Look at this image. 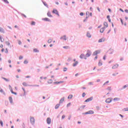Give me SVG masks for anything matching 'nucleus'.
I'll return each instance as SVG.
<instances>
[{
  "instance_id": "f257e3e1",
  "label": "nucleus",
  "mask_w": 128,
  "mask_h": 128,
  "mask_svg": "<svg viewBox=\"0 0 128 128\" xmlns=\"http://www.w3.org/2000/svg\"><path fill=\"white\" fill-rule=\"evenodd\" d=\"M94 114V110H89L88 112L83 113V114Z\"/></svg>"
},
{
  "instance_id": "f03ea898",
  "label": "nucleus",
  "mask_w": 128,
  "mask_h": 128,
  "mask_svg": "<svg viewBox=\"0 0 128 128\" xmlns=\"http://www.w3.org/2000/svg\"><path fill=\"white\" fill-rule=\"evenodd\" d=\"M52 12V14H56L57 16H60V14H58V10H56V9H53Z\"/></svg>"
},
{
  "instance_id": "7ed1b4c3",
  "label": "nucleus",
  "mask_w": 128,
  "mask_h": 128,
  "mask_svg": "<svg viewBox=\"0 0 128 128\" xmlns=\"http://www.w3.org/2000/svg\"><path fill=\"white\" fill-rule=\"evenodd\" d=\"M30 122L32 124H34V118L30 116Z\"/></svg>"
},
{
  "instance_id": "20e7f679",
  "label": "nucleus",
  "mask_w": 128,
  "mask_h": 128,
  "mask_svg": "<svg viewBox=\"0 0 128 128\" xmlns=\"http://www.w3.org/2000/svg\"><path fill=\"white\" fill-rule=\"evenodd\" d=\"M92 54V52H90V50H88L87 51V54H86V56L88 57V56H90Z\"/></svg>"
},
{
  "instance_id": "39448f33",
  "label": "nucleus",
  "mask_w": 128,
  "mask_h": 128,
  "mask_svg": "<svg viewBox=\"0 0 128 128\" xmlns=\"http://www.w3.org/2000/svg\"><path fill=\"white\" fill-rule=\"evenodd\" d=\"M100 54V50H98L95 51L94 52L93 54L94 56H96L97 54Z\"/></svg>"
},
{
  "instance_id": "423d86ee",
  "label": "nucleus",
  "mask_w": 128,
  "mask_h": 128,
  "mask_svg": "<svg viewBox=\"0 0 128 128\" xmlns=\"http://www.w3.org/2000/svg\"><path fill=\"white\" fill-rule=\"evenodd\" d=\"M112 98H108L106 100V104H110V102H112Z\"/></svg>"
},
{
  "instance_id": "0eeeda50",
  "label": "nucleus",
  "mask_w": 128,
  "mask_h": 128,
  "mask_svg": "<svg viewBox=\"0 0 128 128\" xmlns=\"http://www.w3.org/2000/svg\"><path fill=\"white\" fill-rule=\"evenodd\" d=\"M46 122L48 124H50L52 123V120L50 119V118H48L46 120Z\"/></svg>"
},
{
  "instance_id": "6e6552de",
  "label": "nucleus",
  "mask_w": 128,
  "mask_h": 128,
  "mask_svg": "<svg viewBox=\"0 0 128 128\" xmlns=\"http://www.w3.org/2000/svg\"><path fill=\"white\" fill-rule=\"evenodd\" d=\"M104 40H106V38H100L98 40V42H104Z\"/></svg>"
},
{
  "instance_id": "1a4fd4ad",
  "label": "nucleus",
  "mask_w": 128,
  "mask_h": 128,
  "mask_svg": "<svg viewBox=\"0 0 128 128\" xmlns=\"http://www.w3.org/2000/svg\"><path fill=\"white\" fill-rule=\"evenodd\" d=\"M74 62H75L73 64V66H76L78 64V61H76V59L74 60Z\"/></svg>"
},
{
  "instance_id": "9d476101",
  "label": "nucleus",
  "mask_w": 128,
  "mask_h": 128,
  "mask_svg": "<svg viewBox=\"0 0 128 128\" xmlns=\"http://www.w3.org/2000/svg\"><path fill=\"white\" fill-rule=\"evenodd\" d=\"M118 68V64H115L112 66V68L116 69Z\"/></svg>"
},
{
  "instance_id": "9b49d317",
  "label": "nucleus",
  "mask_w": 128,
  "mask_h": 128,
  "mask_svg": "<svg viewBox=\"0 0 128 128\" xmlns=\"http://www.w3.org/2000/svg\"><path fill=\"white\" fill-rule=\"evenodd\" d=\"M92 97H91V98H88L87 100H85V102H90V101H92Z\"/></svg>"
},
{
  "instance_id": "f8f14e48",
  "label": "nucleus",
  "mask_w": 128,
  "mask_h": 128,
  "mask_svg": "<svg viewBox=\"0 0 128 128\" xmlns=\"http://www.w3.org/2000/svg\"><path fill=\"white\" fill-rule=\"evenodd\" d=\"M64 82V81H60V82H54V84H62Z\"/></svg>"
},
{
  "instance_id": "ddd939ff",
  "label": "nucleus",
  "mask_w": 128,
  "mask_h": 128,
  "mask_svg": "<svg viewBox=\"0 0 128 128\" xmlns=\"http://www.w3.org/2000/svg\"><path fill=\"white\" fill-rule=\"evenodd\" d=\"M64 102V97L62 98L60 100V102H59V104H62V102Z\"/></svg>"
},
{
  "instance_id": "4468645a",
  "label": "nucleus",
  "mask_w": 128,
  "mask_h": 128,
  "mask_svg": "<svg viewBox=\"0 0 128 128\" xmlns=\"http://www.w3.org/2000/svg\"><path fill=\"white\" fill-rule=\"evenodd\" d=\"M120 22H122V25L124 24V26H126V22H125L124 23V21L122 20V19L120 18Z\"/></svg>"
},
{
  "instance_id": "2eb2a0df",
  "label": "nucleus",
  "mask_w": 128,
  "mask_h": 128,
  "mask_svg": "<svg viewBox=\"0 0 128 128\" xmlns=\"http://www.w3.org/2000/svg\"><path fill=\"white\" fill-rule=\"evenodd\" d=\"M42 20H44V22H50V20L48 18H44L42 19Z\"/></svg>"
},
{
  "instance_id": "dca6fc26",
  "label": "nucleus",
  "mask_w": 128,
  "mask_h": 128,
  "mask_svg": "<svg viewBox=\"0 0 128 128\" xmlns=\"http://www.w3.org/2000/svg\"><path fill=\"white\" fill-rule=\"evenodd\" d=\"M60 40H66V36H64L60 38Z\"/></svg>"
},
{
  "instance_id": "f3484780",
  "label": "nucleus",
  "mask_w": 128,
  "mask_h": 128,
  "mask_svg": "<svg viewBox=\"0 0 128 128\" xmlns=\"http://www.w3.org/2000/svg\"><path fill=\"white\" fill-rule=\"evenodd\" d=\"M60 106V104H56L55 106V109L58 110V108Z\"/></svg>"
},
{
  "instance_id": "a211bd4d",
  "label": "nucleus",
  "mask_w": 128,
  "mask_h": 128,
  "mask_svg": "<svg viewBox=\"0 0 128 128\" xmlns=\"http://www.w3.org/2000/svg\"><path fill=\"white\" fill-rule=\"evenodd\" d=\"M106 29L105 28H102L100 29V32H104V30Z\"/></svg>"
},
{
  "instance_id": "6ab92c4d",
  "label": "nucleus",
  "mask_w": 128,
  "mask_h": 128,
  "mask_svg": "<svg viewBox=\"0 0 128 128\" xmlns=\"http://www.w3.org/2000/svg\"><path fill=\"white\" fill-rule=\"evenodd\" d=\"M0 40L2 42H4V39L2 38V36H0Z\"/></svg>"
},
{
  "instance_id": "aec40b11",
  "label": "nucleus",
  "mask_w": 128,
  "mask_h": 128,
  "mask_svg": "<svg viewBox=\"0 0 128 128\" xmlns=\"http://www.w3.org/2000/svg\"><path fill=\"white\" fill-rule=\"evenodd\" d=\"M0 92H2V94H6V93L4 91V90L0 88Z\"/></svg>"
},
{
  "instance_id": "412c9836",
  "label": "nucleus",
  "mask_w": 128,
  "mask_h": 128,
  "mask_svg": "<svg viewBox=\"0 0 128 128\" xmlns=\"http://www.w3.org/2000/svg\"><path fill=\"white\" fill-rule=\"evenodd\" d=\"M104 24L106 28H108V22H104Z\"/></svg>"
},
{
  "instance_id": "4be33fe9",
  "label": "nucleus",
  "mask_w": 128,
  "mask_h": 128,
  "mask_svg": "<svg viewBox=\"0 0 128 128\" xmlns=\"http://www.w3.org/2000/svg\"><path fill=\"white\" fill-rule=\"evenodd\" d=\"M47 14H48V16H49V18H52V14H50V12H48Z\"/></svg>"
},
{
  "instance_id": "5701e85b",
  "label": "nucleus",
  "mask_w": 128,
  "mask_h": 128,
  "mask_svg": "<svg viewBox=\"0 0 128 128\" xmlns=\"http://www.w3.org/2000/svg\"><path fill=\"white\" fill-rule=\"evenodd\" d=\"M9 100H10V104H12V98L9 97Z\"/></svg>"
},
{
  "instance_id": "b1692460",
  "label": "nucleus",
  "mask_w": 128,
  "mask_h": 128,
  "mask_svg": "<svg viewBox=\"0 0 128 128\" xmlns=\"http://www.w3.org/2000/svg\"><path fill=\"white\" fill-rule=\"evenodd\" d=\"M33 50L34 52H40L37 48H34Z\"/></svg>"
},
{
  "instance_id": "393cba45",
  "label": "nucleus",
  "mask_w": 128,
  "mask_h": 128,
  "mask_svg": "<svg viewBox=\"0 0 128 128\" xmlns=\"http://www.w3.org/2000/svg\"><path fill=\"white\" fill-rule=\"evenodd\" d=\"M0 32H4V30L2 28H0Z\"/></svg>"
},
{
  "instance_id": "a878e982",
  "label": "nucleus",
  "mask_w": 128,
  "mask_h": 128,
  "mask_svg": "<svg viewBox=\"0 0 128 128\" xmlns=\"http://www.w3.org/2000/svg\"><path fill=\"white\" fill-rule=\"evenodd\" d=\"M22 84L24 86H28V83H26V82H24L22 83Z\"/></svg>"
},
{
  "instance_id": "bb28decb",
  "label": "nucleus",
  "mask_w": 128,
  "mask_h": 128,
  "mask_svg": "<svg viewBox=\"0 0 128 128\" xmlns=\"http://www.w3.org/2000/svg\"><path fill=\"white\" fill-rule=\"evenodd\" d=\"M99 66H102V62L101 60H100L98 64Z\"/></svg>"
},
{
  "instance_id": "cd10ccee",
  "label": "nucleus",
  "mask_w": 128,
  "mask_h": 128,
  "mask_svg": "<svg viewBox=\"0 0 128 128\" xmlns=\"http://www.w3.org/2000/svg\"><path fill=\"white\" fill-rule=\"evenodd\" d=\"M68 99H72V94H70V95H69V96H68Z\"/></svg>"
},
{
  "instance_id": "c85d7f7f",
  "label": "nucleus",
  "mask_w": 128,
  "mask_h": 128,
  "mask_svg": "<svg viewBox=\"0 0 128 128\" xmlns=\"http://www.w3.org/2000/svg\"><path fill=\"white\" fill-rule=\"evenodd\" d=\"M43 4L44 6H46V8H48V4H46V2H44Z\"/></svg>"
},
{
  "instance_id": "c756f323",
  "label": "nucleus",
  "mask_w": 128,
  "mask_h": 128,
  "mask_svg": "<svg viewBox=\"0 0 128 128\" xmlns=\"http://www.w3.org/2000/svg\"><path fill=\"white\" fill-rule=\"evenodd\" d=\"M36 25V22L34 21H32L31 22V26H35Z\"/></svg>"
},
{
  "instance_id": "7c9ffc66",
  "label": "nucleus",
  "mask_w": 128,
  "mask_h": 128,
  "mask_svg": "<svg viewBox=\"0 0 128 128\" xmlns=\"http://www.w3.org/2000/svg\"><path fill=\"white\" fill-rule=\"evenodd\" d=\"M87 36L88 38H91L92 35H90V34L89 32L87 33Z\"/></svg>"
},
{
  "instance_id": "2f4dec72",
  "label": "nucleus",
  "mask_w": 128,
  "mask_h": 128,
  "mask_svg": "<svg viewBox=\"0 0 128 128\" xmlns=\"http://www.w3.org/2000/svg\"><path fill=\"white\" fill-rule=\"evenodd\" d=\"M48 84H52V80H48Z\"/></svg>"
},
{
  "instance_id": "473e14b6",
  "label": "nucleus",
  "mask_w": 128,
  "mask_h": 128,
  "mask_svg": "<svg viewBox=\"0 0 128 128\" xmlns=\"http://www.w3.org/2000/svg\"><path fill=\"white\" fill-rule=\"evenodd\" d=\"M106 58H108V56H106V55H104V56L103 57V60H106Z\"/></svg>"
},
{
  "instance_id": "72a5a7b5",
  "label": "nucleus",
  "mask_w": 128,
  "mask_h": 128,
  "mask_svg": "<svg viewBox=\"0 0 128 128\" xmlns=\"http://www.w3.org/2000/svg\"><path fill=\"white\" fill-rule=\"evenodd\" d=\"M52 42V39H50L48 40V44H50Z\"/></svg>"
},
{
  "instance_id": "f704fd0d",
  "label": "nucleus",
  "mask_w": 128,
  "mask_h": 128,
  "mask_svg": "<svg viewBox=\"0 0 128 128\" xmlns=\"http://www.w3.org/2000/svg\"><path fill=\"white\" fill-rule=\"evenodd\" d=\"M118 74V72H115V73H114L113 74H112V76H116L117 74Z\"/></svg>"
},
{
  "instance_id": "c9c22d12",
  "label": "nucleus",
  "mask_w": 128,
  "mask_h": 128,
  "mask_svg": "<svg viewBox=\"0 0 128 128\" xmlns=\"http://www.w3.org/2000/svg\"><path fill=\"white\" fill-rule=\"evenodd\" d=\"M84 54H82L80 56V58H84Z\"/></svg>"
},
{
  "instance_id": "e433bc0d",
  "label": "nucleus",
  "mask_w": 128,
  "mask_h": 128,
  "mask_svg": "<svg viewBox=\"0 0 128 128\" xmlns=\"http://www.w3.org/2000/svg\"><path fill=\"white\" fill-rule=\"evenodd\" d=\"M64 48H66V50H68V48H70V46H64L63 47Z\"/></svg>"
},
{
  "instance_id": "4c0bfd02",
  "label": "nucleus",
  "mask_w": 128,
  "mask_h": 128,
  "mask_svg": "<svg viewBox=\"0 0 128 128\" xmlns=\"http://www.w3.org/2000/svg\"><path fill=\"white\" fill-rule=\"evenodd\" d=\"M6 44L7 46H10V42L8 41L6 42Z\"/></svg>"
},
{
  "instance_id": "58836bf2",
  "label": "nucleus",
  "mask_w": 128,
  "mask_h": 128,
  "mask_svg": "<svg viewBox=\"0 0 128 128\" xmlns=\"http://www.w3.org/2000/svg\"><path fill=\"white\" fill-rule=\"evenodd\" d=\"M11 92H12V94H14L16 95V92H14V91H12V89L11 90Z\"/></svg>"
},
{
  "instance_id": "ea45409f",
  "label": "nucleus",
  "mask_w": 128,
  "mask_h": 128,
  "mask_svg": "<svg viewBox=\"0 0 128 128\" xmlns=\"http://www.w3.org/2000/svg\"><path fill=\"white\" fill-rule=\"evenodd\" d=\"M114 100H120V98H116L114 99Z\"/></svg>"
},
{
  "instance_id": "a19ab883",
  "label": "nucleus",
  "mask_w": 128,
  "mask_h": 128,
  "mask_svg": "<svg viewBox=\"0 0 128 128\" xmlns=\"http://www.w3.org/2000/svg\"><path fill=\"white\" fill-rule=\"evenodd\" d=\"M107 90L110 92V90H112V87H108Z\"/></svg>"
},
{
  "instance_id": "79ce46f5",
  "label": "nucleus",
  "mask_w": 128,
  "mask_h": 128,
  "mask_svg": "<svg viewBox=\"0 0 128 128\" xmlns=\"http://www.w3.org/2000/svg\"><path fill=\"white\" fill-rule=\"evenodd\" d=\"M3 80H6V82H8V79L6 78H2Z\"/></svg>"
},
{
  "instance_id": "37998d69",
  "label": "nucleus",
  "mask_w": 128,
  "mask_h": 128,
  "mask_svg": "<svg viewBox=\"0 0 128 128\" xmlns=\"http://www.w3.org/2000/svg\"><path fill=\"white\" fill-rule=\"evenodd\" d=\"M0 124L1 126H4V123L2 122V120L0 121Z\"/></svg>"
},
{
  "instance_id": "c03bdc74",
  "label": "nucleus",
  "mask_w": 128,
  "mask_h": 128,
  "mask_svg": "<svg viewBox=\"0 0 128 128\" xmlns=\"http://www.w3.org/2000/svg\"><path fill=\"white\" fill-rule=\"evenodd\" d=\"M108 82H109V81H107V82H106L105 83H104V84H103V86H106V84H108Z\"/></svg>"
},
{
  "instance_id": "a18cd8bd",
  "label": "nucleus",
  "mask_w": 128,
  "mask_h": 128,
  "mask_svg": "<svg viewBox=\"0 0 128 128\" xmlns=\"http://www.w3.org/2000/svg\"><path fill=\"white\" fill-rule=\"evenodd\" d=\"M124 112H128V108H125L124 109Z\"/></svg>"
},
{
  "instance_id": "49530a36",
  "label": "nucleus",
  "mask_w": 128,
  "mask_h": 128,
  "mask_svg": "<svg viewBox=\"0 0 128 128\" xmlns=\"http://www.w3.org/2000/svg\"><path fill=\"white\" fill-rule=\"evenodd\" d=\"M82 98H84V96H86V93L85 92H84L82 94Z\"/></svg>"
},
{
  "instance_id": "de8ad7c7",
  "label": "nucleus",
  "mask_w": 128,
  "mask_h": 128,
  "mask_svg": "<svg viewBox=\"0 0 128 128\" xmlns=\"http://www.w3.org/2000/svg\"><path fill=\"white\" fill-rule=\"evenodd\" d=\"M30 86H40L38 85H30Z\"/></svg>"
},
{
  "instance_id": "09e8293b",
  "label": "nucleus",
  "mask_w": 128,
  "mask_h": 128,
  "mask_svg": "<svg viewBox=\"0 0 128 128\" xmlns=\"http://www.w3.org/2000/svg\"><path fill=\"white\" fill-rule=\"evenodd\" d=\"M4 0L6 2V4H9L8 1V0Z\"/></svg>"
},
{
  "instance_id": "8fccbe9b",
  "label": "nucleus",
  "mask_w": 128,
  "mask_h": 128,
  "mask_svg": "<svg viewBox=\"0 0 128 128\" xmlns=\"http://www.w3.org/2000/svg\"><path fill=\"white\" fill-rule=\"evenodd\" d=\"M18 44H22V41L20 40H18Z\"/></svg>"
},
{
  "instance_id": "3c124183",
  "label": "nucleus",
  "mask_w": 128,
  "mask_h": 128,
  "mask_svg": "<svg viewBox=\"0 0 128 128\" xmlns=\"http://www.w3.org/2000/svg\"><path fill=\"white\" fill-rule=\"evenodd\" d=\"M68 70V68H64V72H66Z\"/></svg>"
},
{
  "instance_id": "603ef678",
  "label": "nucleus",
  "mask_w": 128,
  "mask_h": 128,
  "mask_svg": "<svg viewBox=\"0 0 128 128\" xmlns=\"http://www.w3.org/2000/svg\"><path fill=\"white\" fill-rule=\"evenodd\" d=\"M5 52L6 53V54H8V48H6V50H5Z\"/></svg>"
},
{
  "instance_id": "864d4df0",
  "label": "nucleus",
  "mask_w": 128,
  "mask_h": 128,
  "mask_svg": "<svg viewBox=\"0 0 128 128\" xmlns=\"http://www.w3.org/2000/svg\"><path fill=\"white\" fill-rule=\"evenodd\" d=\"M128 84L125 85V86H124L123 88H128Z\"/></svg>"
},
{
  "instance_id": "5fc2aeb1",
  "label": "nucleus",
  "mask_w": 128,
  "mask_h": 128,
  "mask_svg": "<svg viewBox=\"0 0 128 128\" xmlns=\"http://www.w3.org/2000/svg\"><path fill=\"white\" fill-rule=\"evenodd\" d=\"M22 58H24V57L22 56H20L19 57V60H22Z\"/></svg>"
},
{
  "instance_id": "6e6d98bb",
  "label": "nucleus",
  "mask_w": 128,
  "mask_h": 128,
  "mask_svg": "<svg viewBox=\"0 0 128 128\" xmlns=\"http://www.w3.org/2000/svg\"><path fill=\"white\" fill-rule=\"evenodd\" d=\"M88 84H90V86H92V84H94V83H92V82H90L88 83Z\"/></svg>"
},
{
  "instance_id": "4d7b16f0",
  "label": "nucleus",
  "mask_w": 128,
  "mask_h": 128,
  "mask_svg": "<svg viewBox=\"0 0 128 128\" xmlns=\"http://www.w3.org/2000/svg\"><path fill=\"white\" fill-rule=\"evenodd\" d=\"M64 118H66V116L64 115H62V120H64Z\"/></svg>"
},
{
  "instance_id": "13d9d810",
  "label": "nucleus",
  "mask_w": 128,
  "mask_h": 128,
  "mask_svg": "<svg viewBox=\"0 0 128 128\" xmlns=\"http://www.w3.org/2000/svg\"><path fill=\"white\" fill-rule=\"evenodd\" d=\"M81 108H86V105L82 106Z\"/></svg>"
},
{
  "instance_id": "bf43d9fd",
  "label": "nucleus",
  "mask_w": 128,
  "mask_h": 128,
  "mask_svg": "<svg viewBox=\"0 0 128 128\" xmlns=\"http://www.w3.org/2000/svg\"><path fill=\"white\" fill-rule=\"evenodd\" d=\"M110 50L111 52H112L110 53V54H112L114 52V50L112 49H110Z\"/></svg>"
},
{
  "instance_id": "052dcab7",
  "label": "nucleus",
  "mask_w": 128,
  "mask_h": 128,
  "mask_svg": "<svg viewBox=\"0 0 128 128\" xmlns=\"http://www.w3.org/2000/svg\"><path fill=\"white\" fill-rule=\"evenodd\" d=\"M22 90H23L24 92V94H26V90L24 88H22Z\"/></svg>"
},
{
  "instance_id": "680f3d73",
  "label": "nucleus",
  "mask_w": 128,
  "mask_h": 128,
  "mask_svg": "<svg viewBox=\"0 0 128 128\" xmlns=\"http://www.w3.org/2000/svg\"><path fill=\"white\" fill-rule=\"evenodd\" d=\"M0 48H4V45L0 44Z\"/></svg>"
},
{
  "instance_id": "e2e57ef3",
  "label": "nucleus",
  "mask_w": 128,
  "mask_h": 128,
  "mask_svg": "<svg viewBox=\"0 0 128 128\" xmlns=\"http://www.w3.org/2000/svg\"><path fill=\"white\" fill-rule=\"evenodd\" d=\"M80 16H84V12H81V13H80Z\"/></svg>"
},
{
  "instance_id": "0e129e2a",
  "label": "nucleus",
  "mask_w": 128,
  "mask_h": 128,
  "mask_svg": "<svg viewBox=\"0 0 128 128\" xmlns=\"http://www.w3.org/2000/svg\"><path fill=\"white\" fill-rule=\"evenodd\" d=\"M28 61H26V60H24V64H28Z\"/></svg>"
},
{
  "instance_id": "69168bd1",
  "label": "nucleus",
  "mask_w": 128,
  "mask_h": 128,
  "mask_svg": "<svg viewBox=\"0 0 128 128\" xmlns=\"http://www.w3.org/2000/svg\"><path fill=\"white\" fill-rule=\"evenodd\" d=\"M67 106H70V103L68 104Z\"/></svg>"
},
{
  "instance_id": "338daca9",
  "label": "nucleus",
  "mask_w": 128,
  "mask_h": 128,
  "mask_svg": "<svg viewBox=\"0 0 128 128\" xmlns=\"http://www.w3.org/2000/svg\"><path fill=\"white\" fill-rule=\"evenodd\" d=\"M97 10L98 11L100 12V8L98 7Z\"/></svg>"
},
{
  "instance_id": "774afa93",
  "label": "nucleus",
  "mask_w": 128,
  "mask_h": 128,
  "mask_svg": "<svg viewBox=\"0 0 128 128\" xmlns=\"http://www.w3.org/2000/svg\"><path fill=\"white\" fill-rule=\"evenodd\" d=\"M125 12L128 13V10H125Z\"/></svg>"
}]
</instances>
